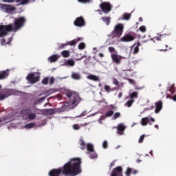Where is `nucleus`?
<instances>
[{
    "label": "nucleus",
    "instance_id": "1",
    "mask_svg": "<svg viewBox=\"0 0 176 176\" xmlns=\"http://www.w3.org/2000/svg\"><path fill=\"white\" fill-rule=\"evenodd\" d=\"M82 160L80 158H73L66 163L62 168L52 169L50 171V176H60L63 174L65 176H76L82 173L80 169Z\"/></svg>",
    "mask_w": 176,
    "mask_h": 176
},
{
    "label": "nucleus",
    "instance_id": "2",
    "mask_svg": "<svg viewBox=\"0 0 176 176\" xmlns=\"http://www.w3.org/2000/svg\"><path fill=\"white\" fill-rule=\"evenodd\" d=\"M25 21H27L25 18H24V16H21L14 19V27H13V24L0 25V38H3V36H6V35H8L9 32H12V31H14V32L19 31L20 28L24 27Z\"/></svg>",
    "mask_w": 176,
    "mask_h": 176
},
{
    "label": "nucleus",
    "instance_id": "3",
    "mask_svg": "<svg viewBox=\"0 0 176 176\" xmlns=\"http://www.w3.org/2000/svg\"><path fill=\"white\" fill-rule=\"evenodd\" d=\"M124 29V26H123V24L118 23L114 27V30L111 32L110 36L112 38H120L123 34Z\"/></svg>",
    "mask_w": 176,
    "mask_h": 176
},
{
    "label": "nucleus",
    "instance_id": "4",
    "mask_svg": "<svg viewBox=\"0 0 176 176\" xmlns=\"http://www.w3.org/2000/svg\"><path fill=\"white\" fill-rule=\"evenodd\" d=\"M66 96L67 98H70L72 101V104L73 105H78L80 102V97H79V95L75 94L74 93L67 92L66 94Z\"/></svg>",
    "mask_w": 176,
    "mask_h": 176
},
{
    "label": "nucleus",
    "instance_id": "5",
    "mask_svg": "<svg viewBox=\"0 0 176 176\" xmlns=\"http://www.w3.org/2000/svg\"><path fill=\"white\" fill-rule=\"evenodd\" d=\"M0 10L4 13H12L16 10V7L12 6L11 4H5L0 3Z\"/></svg>",
    "mask_w": 176,
    "mask_h": 176
},
{
    "label": "nucleus",
    "instance_id": "6",
    "mask_svg": "<svg viewBox=\"0 0 176 176\" xmlns=\"http://www.w3.org/2000/svg\"><path fill=\"white\" fill-rule=\"evenodd\" d=\"M36 74L37 75H35V73H29L26 76L27 80L32 85L36 83V82H39L40 76L38 73H36Z\"/></svg>",
    "mask_w": 176,
    "mask_h": 176
},
{
    "label": "nucleus",
    "instance_id": "7",
    "mask_svg": "<svg viewBox=\"0 0 176 176\" xmlns=\"http://www.w3.org/2000/svg\"><path fill=\"white\" fill-rule=\"evenodd\" d=\"M100 8L103 13H109L112 10V5L110 2H103L100 4Z\"/></svg>",
    "mask_w": 176,
    "mask_h": 176
},
{
    "label": "nucleus",
    "instance_id": "8",
    "mask_svg": "<svg viewBox=\"0 0 176 176\" xmlns=\"http://www.w3.org/2000/svg\"><path fill=\"white\" fill-rule=\"evenodd\" d=\"M14 94V89H6L1 94H0V101L5 100V98H8L10 96H13Z\"/></svg>",
    "mask_w": 176,
    "mask_h": 176
},
{
    "label": "nucleus",
    "instance_id": "9",
    "mask_svg": "<svg viewBox=\"0 0 176 176\" xmlns=\"http://www.w3.org/2000/svg\"><path fill=\"white\" fill-rule=\"evenodd\" d=\"M74 25L76 27H85V25H86V21H85V18H83V16H79L75 19Z\"/></svg>",
    "mask_w": 176,
    "mask_h": 176
},
{
    "label": "nucleus",
    "instance_id": "10",
    "mask_svg": "<svg viewBox=\"0 0 176 176\" xmlns=\"http://www.w3.org/2000/svg\"><path fill=\"white\" fill-rule=\"evenodd\" d=\"M111 176H123V168L122 166H117L113 168Z\"/></svg>",
    "mask_w": 176,
    "mask_h": 176
},
{
    "label": "nucleus",
    "instance_id": "11",
    "mask_svg": "<svg viewBox=\"0 0 176 176\" xmlns=\"http://www.w3.org/2000/svg\"><path fill=\"white\" fill-rule=\"evenodd\" d=\"M111 58L112 60L113 61V63H115L117 65H119V64H120V63H122V59L123 58V57H122V56L118 55L117 54H111Z\"/></svg>",
    "mask_w": 176,
    "mask_h": 176
},
{
    "label": "nucleus",
    "instance_id": "12",
    "mask_svg": "<svg viewBox=\"0 0 176 176\" xmlns=\"http://www.w3.org/2000/svg\"><path fill=\"white\" fill-rule=\"evenodd\" d=\"M135 39L134 36L126 34L120 38V42H133Z\"/></svg>",
    "mask_w": 176,
    "mask_h": 176
},
{
    "label": "nucleus",
    "instance_id": "13",
    "mask_svg": "<svg viewBox=\"0 0 176 176\" xmlns=\"http://www.w3.org/2000/svg\"><path fill=\"white\" fill-rule=\"evenodd\" d=\"M126 130V126L123 125V124H119L117 126V134L119 135H123L124 134V131Z\"/></svg>",
    "mask_w": 176,
    "mask_h": 176
},
{
    "label": "nucleus",
    "instance_id": "14",
    "mask_svg": "<svg viewBox=\"0 0 176 176\" xmlns=\"http://www.w3.org/2000/svg\"><path fill=\"white\" fill-rule=\"evenodd\" d=\"M155 113H159L160 111H162V109L163 108V102L162 100H159L155 103Z\"/></svg>",
    "mask_w": 176,
    "mask_h": 176
},
{
    "label": "nucleus",
    "instance_id": "15",
    "mask_svg": "<svg viewBox=\"0 0 176 176\" xmlns=\"http://www.w3.org/2000/svg\"><path fill=\"white\" fill-rule=\"evenodd\" d=\"M140 46H141V43H140V42L134 43L131 46V50H133V54H137L138 53V52H140Z\"/></svg>",
    "mask_w": 176,
    "mask_h": 176
},
{
    "label": "nucleus",
    "instance_id": "16",
    "mask_svg": "<svg viewBox=\"0 0 176 176\" xmlns=\"http://www.w3.org/2000/svg\"><path fill=\"white\" fill-rule=\"evenodd\" d=\"M138 173V172L137 171V170L133 168L128 167L126 168V170L124 172V174L126 176H131V174H133L134 175H135V174H137Z\"/></svg>",
    "mask_w": 176,
    "mask_h": 176
},
{
    "label": "nucleus",
    "instance_id": "17",
    "mask_svg": "<svg viewBox=\"0 0 176 176\" xmlns=\"http://www.w3.org/2000/svg\"><path fill=\"white\" fill-rule=\"evenodd\" d=\"M9 76V71L4 70L0 72V80H3V79H6Z\"/></svg>",
    "mask_w": 176,
    "mask_h": 176
},
{
    "label": "nucleus",
    "instance_id": "18",
    "mask_svg": "<svg viewBox=\"0 0 176 176\" xmlns=\"http://www.w3.org/2000/svg\"><path fill=\"white\" fill-rule=\"evenodd\" d=\"M89 80H93L94 82H100V77L94 74H89L87 76Z\"/></svg>",
    "mask_w": 176,
    "mask_h": 176
},
{
    "label": "nucleus",
    "instance_id": "19",
    "mask_svg": "<svg viewBox=\"0 0 176 176\" xmlns=\"http://www.w3.org/2000/svg\"><path fill=\"white\" fill-rule=\"evenodd\" d=\"M16 6H20V5L23 6V5H27L28 3H30V0H15Z\"/></svg>",
    "mask_w": 176,
    "mask_h": 176
},
{
    "label": "nucleus",
    "instance_id": "20",
    "mask_svg": "<svg viewBox=\"0 0 176 176\" xmlns=\"http://www.w3.org/2000/svg\"><path fill=\"white\" fill-rule=\"evenodd\" d=\"M78 142L80 149H82V151H85V149H86V142H85V140H83V138L81 137Z\"/></svg>",
    "mask_w": 176,
    "mask_h": 176
},
{
    "label": "nucleus",
    "instance_id": "21",
    "mask_svg": "<svg viewBox=\"0 0 176 176\" xmlns=\"http://www.w3.org/2000/svg\"><path fill=\"white\" fill-rule=\"evenodd\" d=\"M58 58H60V56H58L57 54H54V55L50 56L48 58V60L50 63H56V61H57V60H58Z\"/></svg>",
    "mask_w": 176,
    "mask_h": 176
},
{
    "label": "nucleus",
    "instance_id": "22",
    "mask_svg": "<svg viewBox=\"0 0 176 176\" xmlns=\"http://www.w3.org/2000/svg\"><path fill=\"white\" fill-rule=\"evenodd\" d=\"M65 65H66V67H74V65H75V60L68 59L65 62Z\"/></svg>",
    "mask_w": 176,
    "mask_h": 176
},
{
    "label": "nucleus",
    "instance_id": "23",
    "mask_svg": "<svg viewBox=\"0 0 176 176\" xmlns=\"http://www.w3.org/2000/svg\"><path fill=\"white\" fill-rule=\"evenodd\" d=\"M101 20H102V21L105 23L107 25H109L111 23V16H102Z\"/></svg>",
    "mask_w": 176,
    "mask_h": 176
},
{
    "label": "nucleus",
    "instance_id": "24",
    "mask_svg": "<svg viewBox=\"0 0 176 176\" xmlns=\"http://www.w3.org/2000/svg\"><path fill=\"white\" fill-rule=\"evenodd\" d=\"M140 123H141L142 126H146L148 124V123H149V118L145 117V118H142Z\"/></svg>",
    "mask_w": 176,
    "mask_h": 176
},
{
    "label": "nucleus",
    "instance_id": "25",
    "mask_svg": "<svg viewBox=\"0 0 176 176\" xmlns=\"http://www.w3.org/2000/svg\"><path fill=\"white\" fill-rule=\"evenodd\" d=\"M169 35H171V33H169L168 34H160V36L154 37V39H156L157 41H162V39H164V38H166V36H168Z\"/></svg>",
    "mask_w": 176,
    "mask_h": 176
},
{
    "label": "nucleus",
    "instance_id": "26",
    "mask_svg": "<svg viewBox=\"0 0 176 176\" xmlns=\"http://www.w3.org/2000/svg\"><path fill=\"white\" fill-rule=\"evenodd\" d=\"M131 17V14H129V13H124L122 14V17L120 19H119V20H130V18Z\"/></svg>",
    "mask_w": 176,
    "mask_h": 176
},
{
    "label": "nucleus",
    "instance_id": "27",
    "mask_svg": "<svg viewBox=\"0 0 176 176\" xmlns=\"http://www.w3.org/2000/svg\"><path fill=\"white\" fill-rule=\"evenodd\" d=\"M11 42H12V38H8V41L7 43H6V39L5 38L1 39V45L2 46L5 45H10Z\"/></svg>",
    "mask_w": 176,
    "mask_h": 176
},
{
    "label": "nucleus",
    "instance_id": "28",
    "mask_svg": "<svg viewBox=\"0 0 176 176\" xmlns=\"http://www.w3.org/2000/svg\"><path fill=\"white\" fill-rule=\"evenodd\" d=\"M28 113H30V109H23L21 112H20V115H21V116L25 117L27 116V115H28Z\"/></svg>",
    "mask_w": 176,
    "mask_h": 176
},
{
    "label": "nucleus",
    "instance_id": "29",
    "mask_svg": "<svg viewBox=\"0 0 176 176\" xmlns=\"http://www.w3.org/2000/svg\"><path fill=\"white\" fill-rule=\"evenodd\" d=\"M72 79L79 80V79H80V74H79V73L73 72L72 74Z\"/></svg>",
    "mask_w": 176,
    "mask_h": 176
},
{
    "label": "nucleus",
    "instance_id": "30",
    "mask_svg": "<svg viewBox=\"0 0 176 176\" xmlns=\"http://www.w3.org/2000/svg\"><path fill=\"white\" fill-rule=\"evenodd\" d=\"M87 150L88 152H94V146L90 143L87 144Z\"/></svg>",
    "mask_w": 176,
    "mask_h": 176
},
{
    "label": "nucleus",
    "instance_id": "31",
    "mask_svg": "<svg viewBox=\"0 0 176 176\" xmlns=\"http://www.w3.org/2000/svg\"><path fill=\"white\" fill-rule=\"evenodd\" d=\"M61 54L63 56V57H64L65 58H67L68 57H69L70 54H69V51L68 50H64L61 52Z\"/></svg>",
    "mask_w": 176,
    "mask_h": 176
},
{
    "label": "nucleus",
    "instance_id": "32",
    "mask_svg": "<svg viewBox=\"0 0 176 176\" xmlns=\"http://www.w3.org/2000/svg\"><path fill=\"white\" fill-rule=\"evenodd\" d=\"M130 98L134 100V98H138V92L134 91L130 94Z\"/></svg>",
    "mask_w": 176,
    "mask_h": 176
},
{
    "label": "nucleus",
    "instance_id": "33",
    "mask_svg": "<svg viewBox=\"0 0 176 176\" xmlns=\"http://www.w3.org/2000/svg\"><path fill=\"white\" fill-rule=\"evenodd\" d=\"M28 118L29 119V120H34V119H36V114L34 113H29Z\"/></svg>",
    "mask_w": 176,
    "mask_h": 176
},
{
    "label": "nucleus",
    "instance_id": "34",
    "mask_svg": "<svg viewBox=\"0 0 176 176\" xmlns=\"http://www.w3.org/2000/svg\"><path fill=\"white\" fill-rule=\"evenodd\" d=\"M133 104H134V99H131L125 103V106L127 107L128 108H130V107H131Z\"/></svg>",
    "mask_w": 176,
    "mask_h": 176
},
{
    "label": "nucleus",
    "instance_id": "35",
    "mask_svg": "<svg viewBox=\"0 0 176 176\" xmlns=\"http://www.w3.org/2000/svg\"><path fill=\"white\" fill-rule=\"evenodd\" d=\"M46 97H47V96H44V97H41V98H38V100H36L35 101L36 104H41V102H43L45 101V100H46Z\"/></svg>",
    "mask_w": 176,
    "mask_h": 176
},
{
    "label": "nucleus",
    "instance_id": "36",
    "mask_svg": "<svg viewBox=\"0 0 176 176\" xmlns=\"http://www.w3.org/2000/svg\"><path fill=\"white\" fill-rule=\"evenodd\" d=\"M104 90L107 93H111V91H113V90H115V89H111V87L109 85H104Z\"/></svg>",
    "mask_w": 176,
    "mask_h": 176
},
{
    "label": "nucleus",
    "instance_id": "37",
    "mask_svg": "<svg viewBox=\"0 0 176 176\" xmlns=\"http://www.w3.org/2000/svg\"><path fill=\"white\" fill-rule=\"evenodd\" d=\"M25 129H32V127H35V123L30 122L25 125Z\"/></svg>",
    "mask_w": 176,
    "mask_h": 176
},
{
    "label": "nucleus",
    "instance_id": "38",
    "mask_svg": "<svg viewBox=\"0 0 176 176\" xmlns=\"http://www.w3.org/2000/svg\"><path fill=\"white\" fill-rule=\"evenodd\" d=\"M79 41L80 40H78V41L73 40L72 41L67 42V43L68 44V45H69V46H75V45H76V43H78Z\"/></svg>",
    "mask_w": 176,
    "mask_h": 176
},
{
    "label": "nucleus",
    "instance_id": "39",
    "mask_svg": "<svg viewBox=\"0 0 176 176\" xmlns=\"http://www.w3.org/2000/svg\"><path fill=\"white\" fill-rule=\"evenodd\" d=\"M46 94H48V96H50V94H53V93H56L55 89H50L45 91Z\"/></svg>",
    "mask_w": 176,
    "mask_h": 176
},
{
    "label": "nucleus",
    "instance_id": "40",
    "mask_svg": "<svg viewBox=\"0 0 176 176\" xmlns=\"http://www.w3.org/2000/svg\"><path fill=\"white\" fill-rule=\"evenodd\" d=\"M169 91L171 93V94H174V93H175V87L174 86V84L170 85Z\"/></svg>",
    "mask_w": 176,
    "mask_h": 176
},
{
    "label": "nucleus",
    "instance_id": "41",
    "mask_svg": "<svg viewBox=\"0 0 176 176\" xmlns=\"http://www.w3.org/2000/svg\"><path fill=\"white\" fill-rule=\"evenodd\" d=\"M113 115V111L110 110L105 113L106 118H111Z\"/></svg>",
    "mask_w": 176,
    "mask_h": 176
},
{
    "label": "nucleus",
    "instance_id": "42",
    "mask_svg": "<svg viewBox=\"0 0 176 176\" xmlns=\"http://www.w3.org/2000/svg\"><path fill=\"white\" fill-rule=\"evenodd\" d=\"M85 47H86V45L85 44V43H80L78 45L79 50H83V49H85Z\"/></svg>",
    "mask_w": 176,
    "mask_h": 176
},
{
    "label": "nucleus",
    "instance_id": "43",
    "mask_svg": "<svg viewBox=\"0 0 176 176\" xmlns=\"http://www.w3.org/2000/svg\"><path fill=\"white\" fill-rule=\"evenodd\" d=\"M43 85H47L49 83V77H45L42 80Z\"/></svg>",
    "mask_w": 176,
    "mask_h": 176
},
{
    "label": "nucleus",
    "instance_id": "44",
    "mask_svg": "<svg viewBox=\"0 0 176 176\" xmlns=\"http://www.w3.org/2000/svg\"><path fill=\"white\" fill-rule=\"evenodd\" d=\"M89 157L90 159H96V157H97V153H96V152L94 151L91 152V154L89 155Z\"/></svg>",
    "mask_w": 176,
    "mask_h": 176
},
{
    "label": "nucleus",
    "instance_id": "45",
    "mask_svg": "<svg viewBox=\"0 0 176 176\" xmlns=\"http://www.w3.org/2000/svg\"><path fill=\"white\" fill-rule=\"evenodd\" d=\"M118 118H120V113H119V112H116L114 113V115L113 116V120H116V119H118Z\"/></svg>",
    "mask_w": 176,
    "mask_h": 176
},
{
    "label": "nucleus",
    "instance_id": "46",
    "mask_svg": "<svg viewBox=\"0 0 176 176\" xmlns=\"http://www.w3.org/2000/svg\"><path fill=\"white\" fill-rule=\"evenodd\" d=\"M54 109H47V113H48V115H54Z\"/></svg>",
    "mask_w": 176,
    "mask_h": 176
},
{
    "label": "nucleus",
    "instance_id": "47",
    "mask_svg": "<svg viewBox=\"0 0 176 176\" xmlns=\"http://www.w3.org/2000/svg\"><path fill=\"white\" fill-rule=\"evenodd\" d=\"M144 140H145V135H142L138 140L139 144H142V142H144Z\"/></svg>",
    "mask_w": 176,
    "mask_h": 176
},
{
    "label": "nucleus",
    "instance_id": "48",
    "mask_svg": "<svg viewBox=\"0 0 176 176\" xmlns=\"http://www.w3.org/2000/svg\"><path fill=\"white\" fill-rule=\"evenodd\" d=\"M109 53H116V50L113 47H109L108 48Z\"/></svg>",
    "mask_w": 176,
    "mask_h": 176
},
{
    "label": "nucleus",
    "instance_id": "49",
    "mask_svg": "<svg viewBox=\"0 0 176 176\" xmlns=\"http://www.w3.org/2000/svg\"><path fill=\"white\" fill-rule=\"evenodd\" d=\"M113 85H115L116 86H118V87H119V80H118V79L113 78Z\"/></svg>",
    "mask_w": 176,
    "mask_h": 176
},
{
    "label": "nucleus",
    "instance_id": "50",
    "mask_svg": "<svg viewBox=\"0 0 176 176\" xmlns=\"http://www.w3.org/2000/svg\"><path fill=\"white\" fill-rule=\"evenodd\" d=\"M102 148H104V149H107V148H108V142L107 140L103 142Z\"/></svg>",
    "mask_w": 176,
    "mask_h": 176
},
{
    "label": "nucleus",
    "instance_id": "51",
    "mask_svg": "<svg viewBox=\"0 0 176 176\" xmlns=\"http://www.w3.org/2000/svg\"><path fill=\"white\" fill-rule=\"evenodd\" d=\"M80 3H89L91 0H78Z\"/></svg>",
    "mask_w": 176,
    "mask_h": 176
},
{
    "label": "nucleus",
    "instance_id": "52",
    "mask_svg": "<svg viewBox=\"0 0 176 176\" xmlns=\"http://www.w3.org/2000/svg\"><path fill=\"white\" fill-rule=\"evenodd\" d=\"M140 31H141V32H146V28L144 25L140 26L139 28Z\"/></svg>",
    "mask_w": 176,
    "mask_h": 176
},
{
    "label": "nucleus",
    "instance_id": "53",
    "mask_svg": "<svg viewBox=\"0 0 176 176\" xmlns=\"http://www.w3.org/2000/svg\"><path fill=\"white\" fill-rule=\"evenodd\" d=\"M2 2H4L6 3H14L15 2V0H1Z\"/></svg>",
    "mask_w": 176,
    "mask_h": 176
},
{
    "label": "nucleus",
    "instance_id": "54",
    "mask_svg": "<svg viewBox=\"0 0 176 176\" xmlns=\"http://www.w3.org/2000/svg\"><path fill=\"white\" fill-rule=\"evenodd\" d=\"M73 129L74 130H79L80 129V126L78 124H75L73 125Z\"/></svg>",
    "mask_w": 176,
    "mask_h": 176
},
{
    "label": "nucleus",
    "instance_id": "55",
    "mask_svg": "<svg viewBox=\"0 0 176 176\" xmlns=\"http://www.w3.org/2000/svg\"><path fill=\"white\" fill-rule=\"evenodd\" d=\"M67 46H68V44H67V43H62V44H60V45H59V49H64V47H67Z\"/></svg>",
    "mask_w": 176,
    "mask_h": 176
},
{
    "label": "nucleus",
    "instance_id": "56",
    "mask_svg": "<svg viewBox=\"0 0 176 176\" xmlns=\"http://www.w3.org/2000/svg\"><path fill=\"white\" fill-rule=\"evenodd\" d=\"M56 80V79L54 77H51L50 78V84L51 85H54V81Z\"/></svg>",
    "mask_w": 176,
    "mask_h": 176
},
{
    "label": "nucleus",
    "instance_id": "57",
    "mask_svg": "<svg viewBox=\"0 0 176 176\" xmlns=\"http://www.w3.org/2000/svg\"><path fill=\"white\" fill-rule=\"evenodd\" d=\"M128 82L131 84V85H135V81L133 79L129 78L128 79Z\"/></svg>",
    "mask_w": 176,
    "mask_h": 176
},
{
    "label": "nucleus",
    "instance_id": "58",
    "mask_svg": "<svg viewBox=\"0 0 176 176\" xmlns=\"http://www.w3.org/2000/svg\"><path fill=\"white\" fill-rule=\"evenodd\" d=\"M113 166H115V161H113V162H111L110 164V168H112V167H113Z\"/></svg>",
    "mask_w": 176,
    "mask_h": 176
},
{
    "label": "nucleus",
    "instance_id": "59",
    "mask_svg": "<svg viewBox=\"0 0 176 176\" xmlns=\"http://www.w3.org/2000/svg\"><path fill=\"white\" fill-rule=\"evenodd\" d=\"M99 57H100V58H102L103 57H104V54L100 53L99 54Z\"/></svg>",
    "mask_w": 176,
    "mask_h": 176
},
{
    "label": "nucleus",
    "instance_id": "60",
    "mask_svg": "<svg viewBox=\"0 0 176 176\" xmlns=\"http://www.w3.org/2000/svg\"><path fill=\"white\" fill-rule=\"evenodd\" d=\"M123 96V94L122 92L119 93L118 94V98H122V96Z\"/></svg>",
    "mask_w": 176,
    "mask_h": 176
},
{
    "label": "nucleus",
    "instance_id": "61",
    "mask_svg": "<svg viewBox=\"0 0 176 176\" xmlns=\"http://www.w3.org/2000/svg\"><path fill=\"white\" fill-rule=\"evenodd\" d=\"M173 101H176V95H175V96L173 97Z\"/></svg>",
    "mask_w": 176,
    "mask_h": 176
},
{
    "label": "nucleus",
    "instance_id": "62",
    "mask_svg": "<svg viewBox=\"0 0 176 176\" xmlns=\"http://www.w3.org/2000/svg\"><path fill=\"white\" fill-rule=\"evenodd\" d=\"M149 153H150V155H151V156H153V151H151L149 152Z\"/></svg>",
    "mask_w": 176,
    "mask_h": 176
},
{
    "label": "nucleus",
    "instance_id": "63",
    "mask_svg": "<svg viewBox=\"0 0 176 176\" xmlns=\"http://www.w3.org/2000/svg\"><path fill=\"white\" fill-rule=\"evenodd\" d=\"M111 109H116V107H115L113 105H111Z\"/></svg>",
    "mask_w": 176,
    "mask_h": 176
},
{
    "label": "nucleus",
    "instance_id": "64",
    "mask_svg": "<svg viewBox=\"0 0 176 176\" xmlns=\"http://www.w3.org/2000/svg\"><path fill=\"white\" fill-rule=\"evenodd\" d=\"M151 120V122H155V120L153 118H151V120Z\"/></svg>",
    "mask_w": 176,
    "mask_h": 176
}]
</instances>
